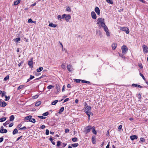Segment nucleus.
Masks as SVG:
<instances>
[{
	"label": "nucleus",
	"instance_id": "nucleus-1",
	"mask_svg": "<svg viewBox=\"0 0 148 148\" xmlns=\"http://www.w3.org/2000/svg\"><path fill=\"white\" fill-rule=\"evenodd\" d=\"M97 24L99 25V27L101 28V27H103L105 25L104 23V18H98Z\"/></svg>",
	"mask_w": 148,
	"mask_h": 148
},
{
	"label": "nucleus",
	"instance_id": "nucleus-2",
	"mask_svg": "<svg viewBox=\"0 0 148 148\" xmlns=\"http://www.w3.org/2000/svg\"><path fill=\"white\" fill-rule=\"evenodd\" d=\"M92 128V127L91 126H87L84 128V132H85V133L86 134L90 132Z\"/></svg>",
	"mask_w": 148,
	"mask_h": 148
},
{
	"label": "nucleus",
	"instance_id": "nucleus-3",
	"mask_svg": "<svg viewBox=\"0 0 148 148\" xmlns=\"http://www.w3.org/2000/svg\"><path fill=\"white\" fill-rule=\"evenodd\" d=\"M85 106L86 107L85 108L84 112L85 113H88V112H91L90 111L91 110V107L90 106L87 105V104L86 103H85Z\"/></svg>",
	"mask_w": 148,
	"mask_h": 148
},
{
	"label": "nucleus",
	"instance_id": "nucleus-4",
	"mask_svg": "<svg viewBox=\"0 0 148 148\" xmlns=\"http://www.w3.org/2000/svg\"><path fill=\"white\" fill-rule=\"evenodd\" d=\"M121 50L122 53L125 54L128 50V48L125 45H123L121 47Z\"/></svg>",
	"mask_w": 148,
	"mask_h": 148
},
{
	"label": "nucleus",
	"instance_id": "nucleus-5",
	"mask_svg": "<svg viewBox=\"0 0 148 148\" xmlns=\"http://www.w3.org/2000/svg\"><path fill=\"white\" fill-rule=\"evenodd\" d=\"M120 29L121 30L125 31L127 34H128L129 33V30L127 27H120Z\"/></svg>",
	"mask_w": 148,
	"mask_h": 148
},
{
	"label": "nucleus",
	"instance_id": "nucleus-6",
	"mask_svg": "<svg viewBox=\"0 0 148 148\" xmlns=\"http://www.w3.org/2000/svg\"><path fill=\"white\" fill-rule=\"evenodd\" d=\"M143 52L145 53H148V47L146 45H143Z\"/></svg>",
	"mask_w": 148,
	"mask_h": 148
},
{
	"label": "nucleus",
	"instance_id": "nucleus-7",
	"mask_svg": "<svg viewBox=\"0 0 148 148\" xmlns=\"http://www.w3.org/2000/svg\"><path fill=\"white\" fill-rule=\"evenodd\" d=\"M7 130L6 129H3V127L2 126L1 127V129L0 130V132L1 133H5L7 132Z\"/></svg>",
	"mask_w": 148,
	"mask_h": 148
},
{
	"label": "nucleus",
	"instance_id": "nucleus-8",
	"mask_svg": "<svg viewBox=\"0 0 148 148\" xmlns=\"http://www.w3.org/2000/svg\"><path fill=\"white\" fill-rule=\"evenodd\" d=\"M27 64L30 67H33V62L32 58L30 60V61L28 62Z\"/></svg>",
	"mask_w": 148,
	"mask_h": 148
},
{
	"label": "nucleus",
	"instance_id": "nucleus-9",
	"mask_svg": "<svg viewBox=\"0 0 148 148\" xmlns=\"http://www.w3.org/2000/svg\"><path fill=\"white\" fill-rule=\"evenodd\" d=\"M91 15L92 18L95 19L96 18L97 16L95 12L92 11L91 13Z\"/></svg>",
	"mask_w": 148,
	"mask_h": 148
},
{
	"label": "nucleus",
	"instance_id": "nucleus-10",
	"mask_svg": "<svg viewBox=\"0 0 148 148\" xmlns=\"http://www.w3.org/2000/svg\"><path fill=\"white\" fill-rule=\"evenodd\" d=\"M71 17L69 14H66L65 15V18L67 22H68L69 20L71 19Z\"/></svg>",
	"mask_w": 148,
	"mask_h": 148
},
{
	"label": "nucleus",
	"instance_id": "nucleus-11",
	"mask_svg": "<svg viewBox=\"0 0 148 148\" xmlns=\"http://www.w3.org/2000/svg\"><path fill=\"white\" fill-rule=\"evenodd\" d=\"M95 10L98 15L100 14V10L99 8L98 7H96L95 9Z\"/></svg>",
	"mask_w": 148,
	"mask_h": 148
},
{
	"label": "nucleus",
	"instance_id": "nucleus-12",
	"mask_svg": "<svg viewBox=\"0 0 148 148\" xmlns=\"http://www.w3.org/2000/svg\"><path fill=\"white\" fill-rule=\"evenodd\" d=\"M67 68L69 72H71L72 71V69H73L72 68V65L71 64L68 65L67 66Z\"/></svg>",
	"mask_w": 148,
	"mask_h": 148
},
{
	"label": "nucleus",
	"instance_id": "nucleus-13",
	"mask_svg": "<svg viewBox=\"0 0 148 148\" xmlns=\"http://www.w3.org/2000/svg\"><path fill=\"white\" fill-rule=\"evenodd\" d=\"M130 138L132 140H133L135 139H137L138 136L136 135H132L130 136Z\"/></svg>",
	"mask_w": 148,
	"mask_h": 148
},
{
	"label": "nucleus",
	"instance_id": "nucleus-14",
	"mask_svg": "<svg viewBox=\"0 0 148 148\" xmlns=\"http://www.w3.org/2000/svg\"><path fill=\"white\" fill-rule=\"evenodd\" d=\"M95 136H92V137L91 140L92 143L93 144H96V140L95 139Z\"/></svg>",
	"mask_w": 148,
	"mask_h": 148
},
{
	"label": "nucleus",
	"instance_id": "nucleus-15",
	"mask_svg": "<svg viewBox=\"0 0 148 148\" xmlns=\"http://www.w3.org/2000/svg\"><path fill=\"white\" fill-rule=\"evenodd\" d=\"M7 105L5 101L2 102L1 104H0V106L1 107H4Z\"/></svg>",
	"mask_w": 148,
	"mask_h": 148
},
{
	"label": "nucleus",
	"instance_id": "nucleus-16",
	"mask_svg": "<svg viewBox=\"0 0 148 148\" xmlns=\"http://www.w3.org/2000/svg\"><path fill=\"white\" fill-rule=\"evenodd\" d=\"M21 1V0H17L16 1H14V5H18L20 3Z\"/></svg>",
	"mask_w": 148,
	"mask_h": 148
},
{
	"label": "nucleus",
	"instance_id": "nucleus-17",
	"mask_svg": "<svg viewBox=\"0 0 148 148\" xmlns=\"http://www.w3.org/2000/svg\"><path fill=\"white\" fill-rule=\"evenodd\" d=\"M88 117V120H90V115H91L92 116L93 115V113L91 112H88V113L86 112V113Z\"/></svg>",
	"mask_w": 148,
	"mask_h": 148
},
{
	"label": "nucleus",
	"instance_id": "nucleus-18",
	"mask_svg": "<svg viewBox=\"0 0 148 148\" xmlns=\"http://www.w3.org/2000/svg\"><path fill=\"white\" fill-rule=\"evenodd\" d=\"M21 39L20 38H16L15 39H14L13 40V41L15 42H17L20 41Z\"/></svg>",
	"mask_w": 148,
	"mask_h": 148
},
{
	"label": "nucleus",
	"instance_id": "nucleus-19",
	"mask_svg": "<svg viewBox=\"0 0 148 148\" xmlns=\"http://www.w3.org/2000/svg\"><path fill=\"white\" fill-rule=\"evenodd\" d=\"M49 26L50 27H53L55 28L56 27L57 25L56 24H54L53 23H50L49 25Z\"/></svg>",
	"mask_w": 148,
	"mask_h": 148
},
{
	"label": "nucleus",
	"instance_id": "nucleus-20",
	"mask_svg": "<svg viewBox=\"0 0 148 148\" xmlns=\"http://www.w3.org/2000/svg\"><path fill=\"white\" fill-rule=\"evenodd\" d=\"M64 110V107H62L59 110V111L58 113L59 114H61L62 112H63Z\"/></svg>",
	"mask_w": 148,
	"mask_h": 148
},
{
	"label": "nucleus",
	"instance_id": "nucleus-21",
	"mask_svg": "<svg viewBox=\"0 0 148 148\" xmlns=\"http://www.w3.org/2000/svg\"><path fill=\"white\" fill-rule=\"evenodd\" d=\"M67 144L66 143H61V146L60 147H59V148H63L65 147L66 146V145Z\"/></svg>",
	"mask_w": 148,
	"mask_h": 148
},
{
	"label": "nucleus",
	"instance_id": "nucleus-22",
	"mask_svg": "<svg viewBox=\"0 0 148 148\" xmlns=\"http://www.w3.org/2000/svg\"><path fill=\"white\" fill-rule=\"evenodd\" d=\"M56 88L57 90V92H59L60 90V86L58 84H56Z\"/></svg>",
	"mask_w": 148,
	"mask_h": 148
},
{
	"label": "nucleus",
	"instance_id": "nucleus-23",
	"mask_svg": "<svg viewBox=\"0 0 148 148\" xmlns=\"http://www.w3.org/2000/svg\"><path fill=\"white\" fill-rule=\"evenodd\" d=\"M117 47V45L116 44L113 43L112 44V47L113 49H115Z\"/></svg>",
	"mask_w": 148,
	"mask_h": 148
},
{
	"label": "nucleus",
	"instance_id": "nucleus-24",
	"mask_svg": "<svg viewBox=\"0 0 148 148\" xmlns=\"http://www.w3.org/2000/svg\"><path fill=\"white\" fill-rule=\"evenodd\" d=\"M32 117V116H31L29 115L25 117V120H29H29Z\"/></svg>",
	"mask_w": 148,
	"mask_h": 148
},
{
	"label": "nucleus",
	"instance_id": "nucleus-25",
	"mask_svg": "<svg viewBox=\"0 0 148 148\" xmlns=\"http://www.w3.org/2000/svg\"><path fill=\"white\" fill-rule=\"evenodd\" d=\"M14 119V116L13 115H11L10 117V121H13Z\"/></svg>",
	"mask_w": 148,
	"mask_h": 148
},
{
	"label": "nucleus",
	"instance_id": "nucleus-26",
	"mask_svg": "<svg viewBox=\"0 0 148 148\" xmlns=\"http://www.w3.org/2000/svg\"><path fill=\"white\" fill-rule=\"evenodd\" d=\"M43 69V68L42 67H40L38 69H36V71L37 72H40Z\"/></svg>",
	"mask_w": 148,
	"mask_h": 148
},
{
	"label": "nucleus",
	"instance_id": "nucleus-27",
	"mask_svg": "<svg viewBox=\"0 0 148 148\" xmlns=\"http://www.w3.org/2000/svg\"><path fill=\"white\" fill-rule=\"evenodd\" d=\"M102 27L103 28V29H104V31L105 32H106L107 31H109V30L108 29V28L106 26V25H105L103 27Z\"/></svg>",
	"mask_w": 148,
	"mask_h": 148
},
{
	"label": "nucleus",
	"instance_id": "nucleus-28",
	"mask_svg": "<svg viewBox=\"0 0 148 148\" xmlns=\"http://www.w3.org/2000/svg\"><path fill=\"white\" fill-rule=\"evenodd\" d=\"M18 132V131L17 130L16 128H15L13 130V131L12 132V134L13 135H15V134H16Z\"/></svg>",
	"mask_w": 148,
	"mask_h": 148
},
{
	"label": "nucleus",
	"instance_id": "nucleus-29",
	"mask_svg": "<svg viewBox=\"0 0 148 148\" xmlns=\"http://www.w3.org/2000/svg\"><path fill=\"white\" fill-rule=\"evenodd\" d=\"M41 102L40 101H38L35 103V105L36 106H38L41 104Z\"/></svg>",
	"mask_w": 148,
	"mask_h": 148
},
{
	"label": "nucleus",
	"instance_id": "nucleus-30",
	"mask_svg": "<svg viewBox=\"0 0 148 148\" xmlns=\"http://www.w3.org/2000/svg\"><path fill=\"white\" fill-rule=\"evenodd\" d=\"M79 145V144L78 143H75L72 144L71 145L73 147H77Z\"/></svg>",
	"mask_w": 148,
	"mask_h": 148
},
{
	"label": "nucleus",
	"instance_id": "nucleus-31",
	"mask_svg": "<svg viewBox=\"0 0 148 148\" xmlns=\"http://www.w3.org/2000/svg\"><path fill=\"white\" fill-rule=\"evenodd\" d=\"M66 11L70 12L71 11V9L70 7L69 6L66 8Z\"/></svg>",
	"mask_w": 148,
	"mask_h": 148
},
{
	"label": "nucleus",
	"instance_id": "nucleus-32",
	"mask_svg": "<svg viewBox=\"0 0 148 148\" xmlns=\"http://www.w3.org/2000/svg\"><path fill=\"white\" fill-rule=\"evenodd\" d=\"M92 128V132L93 133L95 134H97V132L95 130V127L94 126H93Z\"/></svg>",
	"mask_w": 148,
	"mask_h": 148
},
{
	"label": "nucleus",
	"instance_id": "nucleus-33",
	"mask_svg": "<svg viewBox=\"0 0 148 148\" xmlns=\"http://www.w3.org/2000/svg\"><path fill=\"white\" fill-rule=\"evenodd\" d=\"M58 102V100H55L51 104L52 105H55Z\"/></svg>",
	"mask_w": 148,
	"mask_h": 148
},
{
	"label": "nucleus",
	"instance_id": "nucleus-34",
	"mask_svg": "<svg viewBox=\"0 0 148 148\" xmlns=\"http://www.w3.org/2000/svg\"><path fill=\"white\" fill-rule=\"evenodd\" d=\"M6 119V118L5 117H3L0 119V122H3L5 121Z\"/></svg>",
	"mask_w": 148,
	"mask_h": 148
},
{
	"label": "nucleus",
	"instance_id": "nucleus-35",
	"mask_svg": "<svg viewBox=\"0 0 148 148\" xmlns=\"http://www.w3.org/2000/svg\"><path fill=\"white\" fill-rule=\"evenodd\" d=\"M10 123V121H7L5 123L3 124V125L4 126H6L7 125H8Z\"/></svg>",
	"mask_w": 148,
	"mask_h": 148
},
{
	"label": "nucleus",
	"instance_id": "nucleus-36",
	"mask_svg": "<svg viewBox=\"0 0 148 148\" xmlns=\"http://www.w3.org/2000/svg\"><path fill=\"white\" fill-rule=\"evenodd\" d=\"M61 142L60 141H58L57 142V146L58 147H60L61 146Z\"/></svg>",
	"mask_w": 148,
	"mask_h": 148
},
{
	"label": "nucleus",
	"instance_id": "nucleus-37",
	"mask_svg": "<svg viewBox=\"0 0 148 148\" xmlns=\"http://www.w3.org/2000/svg\"><path fill=\"white\" fill-rule=\"evenodd\" d=\"M30 122H31L33 123H34L36 122L35 119H31V118L29 120Z\"/></svg>",
	"mask_w": 148,
	"mask_h": 148
},
{
	"label": "nucleus",
	"instance_id": "nucleus-38",
	"mask_svg": "<svg viewBox=\"0 0 148 148\" xmlns=\"http://www.w3.org/2000/svg\"><path fill=\"white\" fill-rule=\"evenodd\" d=\"M98 33L99 34L100 36H101V33L100 30H96V34H97Z\"/></svg>",
	"mask_w": 148,
	"mask_h": 148
},
{
	"label": "nucleus",
	"instance_id": "nucleus-39",
	"mask_svg": "<svg viewBox=\"0 0 148 148\" xmlns=\"http://www.w3.org/2000/svg\"><path fill=\"white\" fill-rule=\"evenodd\" d=\"M74 82H75L77 83H79L81 81V80L79 79H74Z\"/></svg>",
	"mask_w": 148,
	"mask_h": 148
},
{
	"label": "nucleus",
	"instance_id": "nucleus-40",
	"mask_svg": "<svg viewBox=\"0 0 148 148\" xmlns=\"http://www.w3.org/2000/svg\"><path fill=\"white\" fill-rule=\"evenodd\" d=\"M24 86V85H21L18 87V88H17V89L20 90V89L22 88H23Z\"/></svg>",
	"mask_w": 148,
	"mask_h": 148
},
{
	"label": "nucleus",
	"instance_id": "nucleus-41",
	"mask_svg": "<svg viewBox=\"0 0 148 148\" xmlns=\"http://www.w3.org/2000/svg\"><path fill=\"white\" fill-rule=\"evenodd\" d=\"M77 140V138L76 137H74V138H73L72 139V140L73 142H76Z\"/></svg>",
	"mask_w": 148,
	"mask_h": 148
},
{
	"label": "nucleus",
	"instance_id": "nucleus-42",
	"mask_svg": "<svg viewBox=\"0 0 148 148\" xmlns=\"http://www.w3.org/2000/svg\"><path fill=\"white\" fill-rule=\"evenodd\" d=\"M9 78V75H7L6 77H5L4 79V80L5 81H6Z\"/></svg>",
	"mask_w": 148,
	"mask_h": 148
},
{
	"label": "nucleus",
	"instance_id": "nucleus-43",
	"mask_svg": "<svg viewBox=\"0 0 148 148\" xmlns=\"http://www.w3.org/2000/svg\"><path fill=\"white\" fill-rule=\"evenodd\" d=\"M5 101H8L10 99V97L9 96H8V97H7L6 95H5Z\"/></svg>",
	"mask_w": 148,
	"mask_h": 148
},
{
	"label": "nucleus",
	"instance_id": "nucleus-44",
	"mask_svg": "<svg viewBox=\"0 0 148 148\" xmlns=\"http://www.w3.org/2000/svg\"><path fill=\"white\" fill-rule=\"evenodd\" d=\"M61 67L62 69H66L65 66L64 65V64H62L61 65Z\"/></svg>",
	"mask_w": 148,
	"mask_h": 148
},
{
	"label": "nucleus",
	"instance_id": "nucleus-45",
	"mask_svg": "<svg viewBox=\"0 0 148 148\" xmlns=\"http://www.w3.org/2000/svg\"><path fill=\"white\" fill-rule=\"evenodd\" d=\"M49 113L48 112H46L42 114V115L44 116H47L48 115Z\"/></svg>",
	"mask_w": 148,
	"mask_h": 148
},
{
	"label": "nucleus",
	"instance_id": "nucleus-46",
	"mask_svg": "<svg viewBox=\"0 0 148 148\" xmlns=\"http://www.w3.org/2000/svg\"><path fill=\"white\" fill-rule=\"evenodd\" d=\"M54 86L52 85H50L48 86L47 87V88L49 89H51L52 88H53Z\"/></svg>",
	"mask_w": 148,
	"mask_h": 148
},
{
	"label": "nucleus",
	"instance_id": "nucleus-47",
	"mask_svg": "<svg viewBox=\"0 0 148 148\" xmlns=\"http://www.w3.org/2000/svg\"><path fill=\"white\" fill-rule=\"evenodd\" d=\"M140 75L142 77L143 79L144 80H146V79L145 78V77H144V75H143L141 73H140Z\"/></svg>",
	"mask_w": 148,
	"mask_h": 148
},
{
	"label": "nucleus",
	"instance_id": "nucleus-48",
	"mask_svg": "<svg viewBox=\"0 0 148 148\" xmlns=\"http://www.w3.org/2000/svg\"><path fill=\"white\" fill-rule=\"evenodd\" d=\"M140 141L142 142V143H144L145 141V140L143 138H140Z\"/></svg>",
	"mask_w": 148,
	"mask_h": 148
},
{
	"label": "nucleus",
	"instance_id": "nucleus-49",
	"mask_svg": "<svg viewBox=\"0 0 148 148\" xmlns=\"http://www.w3.org/2000/svg\"><path fill=\"white\" fill-rule=\"evenodd\" d=\"M38 117L43 119H45L46 118L45 117L41 116H38Z\"/></svg>",
	"mask_w": 148,
	"mask_h": 148
},
{
	"label": "nucleus",
	"instance_id": "nucleus-50",
	"mask_svg": "<svg viewBox=\"0 0 148 148\" xmlns=\"http://www.w3.org/2000/svg\"><path fill=\"white\" fill-rule=\"evenodd\" d=\"M28 22L29 23H34V21H33L31 18H30L28 19Z\"/></svg>",
	"mask_w": 148,
	"mask_h": 148
},
{
	"label": "nucleus",
	"instance_id": "nucleus-51",
	"mask_svg": "<svg viewBox=\"0 0 148 148\" xmlns=\"http://www.w3.org/2000/svg\"><path fill=\"white\" fill-rule=\"evenodd\" d=\"M106 1L108 3H109L110 4H112L113 3V2L112 1L110 0H106Z\"/></svg>",
	"mask_w": 148,
	"mask_h": 148
},
{
	"label": "nucleus",
	"instance_id": "nucleus-52",
	"mask_svg": "<svg viewBox=\"0 0 148 148\" xmlns=\"http://www.w3.org/2000/svg\"><path fill=\"white\" fill-rule=\"evenodd\" d=\"M39 95H35L34 96L32 97V98L33 99H36L38 97Z\"/></svg>",
	"mask_w": 148,
	"mask_h": 148
},
{
	"label": "nucleus",
	"instance_id": "nucleus-53",
	"mask_svg": "<svg viewBox=\"0 0 148 148\" xmlns=\"http://www.w3.org/2000/svg\"><path fill=\"white\" fill-rule=\"evenodd\" d=\"M119 55L120 56H121L122 58H125V56H124V55L123 54L119 53Z\"/></svg>",
	"mask_w": 148,
	"mask_h": 148
},
{
	"label": "nucleus",
	"instance_id": "nucleus-54",
	"mask_svg": "<svg viewBox=\"0 0 148 148\" xmlns=\"http://www.w3.org/2000/svg\"><path fill=\"white\" fill-rule=\"evenodd\" d=\"M46 135H48L49 134V131L48 129H47L46 130Z\"/></svg>",
	"mask_w": 148,
	"mask_h": 148
},
{
	"label": "nucleus",
	"instance_id": "nucleus-55",
	"mask_svg": "<svg viewBox=\"0 0 148 148\" xmlns=\"http://www.w3.org/2000/svg\"><path fill=\"white\" fill-rule=\"evenodd\" d=\"M106 34L108 36H110V34L109 32V31H107L106 32Z\"/></svg>",
	"mask_w": 148,
	"mask_h": 148
},
{
	"label": "nucleus",
	"instance_id": "nucleus-56",
	"mask_svg": "<svg viewBox=\"0 0 148 148\" xmlns=\"http://www.w3.org/2000/svg\"><path fill=\"white\" fill-rule=\"evenodd\" d=\"M140 1H141L143 3H144L147 4V1H145L143 0H139Z\"/></svg>",
	"mask_w": 148,
	"mask_h": 148
},
{
	"label": "nucleus",
	"instance_id": "nucleus-57",
	"mask_svg": "<svg viewBox=\"0 0 148 148\" xmlns=\"http://www.w3.org/2000/svg\"><path fill=\"white\" fill-rule=\"evenodd\" d=\"M26 129H27V128L26 127L24 126L23 127L20 128L19 130H26Z\"/></svg>",
	"mask_w": 148,
	"mask_h": 148
},
{
	"label": "nucleus",
	"instance_id": "nucleus-58",
	"mask_svg": "<svg viewBox=\"0 0 148 148\" xmlns=\"http://www.w3.org/2000/svg\"><path fill=\"white\" fill-rule=\"evenodd\" d=\"M138 85H138V84H132V86L136 87H138Z\"/></svg>",
	"mask_w": 148,
	"mask_h": 148
},
{
	"label": "nucleus",
	"instance_id": "nucleus-59",
	"mask_svg": "<svg viewBox=\"0 0 148 148\" xmlns=\"http://www.w3.org/2000/svg\"><path fill=\"white\" fill-rule=\"evenodd\" d=\"M140 67L141 69H142L143 68V66L141 64H140L138 65Z\"/></svg>",
	"mask_w": 148,
	"mask_h": 148
},
{
	"label": "nucleus",
	"instance_id": "nucleus-60",
	"mask_svg": "<svg viewBox=\"0 0 148 148\" xmlns=\"http://www.w3.org/2000/svg\"><path fill=\"white\" fill-rule=\"evenodd\" d=\"M69 98H67L64 101V102H63V103H64L67 101H68L69 100Z\"/></svg>",
	"mask_w": 148,
	"mask_h": 148
},
{
	"label": "nucleus",
	"instance_id": "nucleus-61",
	"mask_svg": "<svg viewBox=\"0 0 148 148\" xmlns=\"http://www.w3.org/2000/svg\"><path fill=\"white\" fill-rule=\"evenodd\" d=\"M34 76H32V75H30V79L31 80L34 79Z\"/></svg>",
	"mask_w": 148,
	"mask_h": 148
},
{
	"label": "nucleus",
	"instance_id": "nucleus-62",
	"mask_svg": "<svg viewBox=\"0 0 148 148\" xmlns=\"http://www.w3.org/2000/svg\"><path fill=\"white\" fill-rule=\"evenodd\" d=\"M45 126L44 125H42L40 127V128L41 129H43L45 128Z\"/></svg>",
	"mask_w": 148,
	"mask_h": 148
},
{
	"label": "nucleus",
	"instance_id": "nucleus-63",
	"mask_svg": "<svg viewBox=\"0 0 148 148\" xmlns=\"http://www.w3.org/2000/svg\"><path fill=\"white\" fill-rule=\"evenodd\" d=\"M69 130L68 129H66L65 130V132L66 133L69 132Z\"/></svg>",
	"mask_w": 148,
	"mask_h": 148
},
{
	"label": "nucleus",
	"instance_id": "nucleus-64",
	"mask_svg": "<svg viewBox=\"0 0 148 148\" xmlns=\"http://www.w3.org/2000/svg\"><path fill=\"white\" fill-rule=\"evenodd\" d=\"M13 123H11L9 125V127H12L13 125Z\"/></svg>",
	"mask_w": 148,
	"mask_h": 148
}]
</instances>
